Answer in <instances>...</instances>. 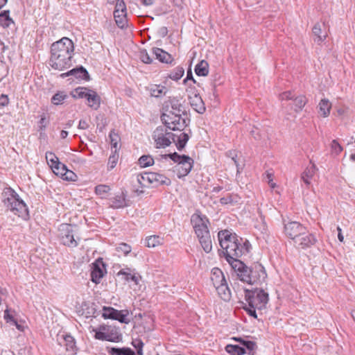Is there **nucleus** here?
Wrapping results in <instances>:
<instances>
[{"mask_svg": "<svg viewBox=\"0 0 355 355\" xmlns=\"http://www.w3.org/2000/svg\"><path fill=\"white\" fill-rule=\"evenodd\" d=\"M73 51V43L67 37L54 42L51 46L50 66L58 71L69 67Z\"/></svg>", "mask_w": 355, "mask_h": 355, "instance_id": "f257e3e1", "label": "nucleus"}, {"mask_svg": "<svg viewBox=\"0 0 355 355\" xmlns=\"http://www.w3.org/2000/svg\"><path fill=\"white\" fill-rule=\"evenodd\" d=\"M218 238L225 258L241 257L248 251L247 241H243L241 238L228 230L220 231Z\"/></svg>", "mask_w": 355, "mask_h": 355, "instance_id": "f03ea898", "label": "nucleus"}, {"mask_svg": "<svg viewBox=\"0 0 355 355\" xmlns=\"http://www.w3.org/2000/svg\"><path fill=\"white\" fill-rule=\"evenodd\" d=\"M167 107L170 106L171 110H166V113L162 115V121L167 128L173 131H182L187 125L186 119L182 117L184 115L185 109L182 100L178 98H171Z\"/></svg>", "mask_w": 355, "mask_h": 355, "instance_id": "7ed1b4c3", "label": "nucleus"}, {"mask_svg": "<svg viewBox=\"0 0 355 355\" xmlns=\"http://www.w3.org/2000/svg\"><path fill=\"white\" fill-rule=\"evenodd\" d=\"M153 138L156 147L158 148H166L173 142L175 144L178 150H182L186 146L189 137L187 133L182 131L173 133L167 132L164 127H157L153 132Z\"/></svg>", "mask_w": 355, "mask_h": 355, "instance_id": "20e7f679", "label": "nucleus"}, {"mask_svg": "<svg viewBox=\"0 0 355 355\" xmlns=\"http://www.w3.org/2000/svg\"><path fill=\"white\" fill-rule=\"evenodd\" d=\"M191 222L204 251L206 253L210 252L212 250V242L208 228V219L205 216L194 214L191 216Z\"/></svg>", "mask_w": 355, "mask_h": 355, "instance_id": "39448f33", "label": "nucleus"}, {"mask_svg": "<svg viewBox=\"0 0 355 355\" xmlns=\"http://www.w3.org/2000/svg\"><path fill=\"white\" fill-rule=\"evenodd\" d=\"M4 206L15 215L26 220L28 218V211L26 204L20 200L19 196L12 189H8L3 193Z\"/></svg>", "mask_w": 355, "mask_h": 355, "instance_id": "423d86ee", "label": "nucleus"}, {"mask_svg": "<svg viewBox=\"0 0 355 355\" xmlns=\"http://www.w3.org/2000/svg\"><path fill=\"white\" fill-rule=\"evenodd\" d=\"M49 333L51 336L57 340L60 345H64L66 350L75 354L76 352V345L75 339L67 332L62 331L60 324H56L50 327Z\"/></svg>", "mask_w": 355, "mask_h": 355, "instance_id": "0eeeda50", "label": "nucleus"}, {"mask_svg": "<svg viewBox=\"0 0 355 355\" xmlns=\"http://www.w3.org/2000/svg\"><path fill=\"white\" fill-rule=\"evenodd\" d=\"M169 157L176 165L174 166V172L176 173L179 178L187 176L191 171L193 160L189 156L180 155L177 153L165 155L164 157Z\"/></svg>", "mask_w": 355, "mask_h": 355, "instance_id": "6e6552de", "label": "nucleus"}, {"mask_svg": "<svg viewBox=\"0 0 355 355\" xmlns=\"http://www.w3.org/2000/svg\"><path fill=\"white\" fill-rule=\"evenodd\" d=\"M245 292V300L249 306L257 308L258 310L265 308L268 301V294L263 289H246Z\"/></svg>", "mask_w": 355, "mask_h": 355, "instance_id": "1a4fd4ad", "label": "nucleus"}, {"mask_svg": "<svg viewBox=\"0 0 355 355\" xmlns=\"http://www.w3.org/2000/svg\"><path fill=\"white\" fill-rule=\"evenodd\" d=\"M59 236L63 245L74 248L77 246V241L74 239L73 227L67 223L61 224L58 228Z\"/></svg>", "mask_w": 355, "mask_h": 355, "instance_id": "9d476101", "label": "nucleus"}, {"mask_svg": "<svg viewBox=\"0 0 355 355\" xmlns=\"http://www.w3.org/2000/svg\"><path fill=\"white\" fill-rule=\"evenodd\" d=\"M267 274L263 266L259 263H255L250 267V273L248 277V284H260L265 281Z\"/></svg>", "mask_w": 355, "mask_h": 355, "instance_id": "9b49d317", "label": "nucleus"}, {"mask_svg": "<svg viewBox=\"0 0 355 355\" xmlns=\"http://www.w3.org/2000/svg\"><path fill=\"white\" fill-rule=\"evenodd\" d=\"M46 162L49 165L51 171L57 176L63 175V172L66 170V166L61 163L58 157L53 153H46Z\"/></svg>", "mask_w": 355, "mask_h": 355, "instance_id": "f8f14e48", "label": "nucleus"}, {"mask_svg": "<svg viewBox=\"0 0 355 355\" xmlns=\"http://www.w3.org/2000/svg\"><path fill=\"white\" fill-rule=\"evenodd\" d=\"M306 230V227L296 221L288 222L284 225V232L286 235L295 241Z\"/></svg>", "mask_w": 355, "mask_h": 355, "instance_id": "ddd939ff", "label": "nucleus"}, {"mask_svg": "<svg viewBox=\"0 0 355 355\" xmlns=\"http://www.w3.org/2000/svg\"><path fill=\"white\" fill-rule=\"evenodd\" d=\"M106 273L105 265L101 259H97L92 263L91 271V280L98 284Z\"/></svg>", "mask_w": 355, "mask_h": 355, "instance_id": "4468645a", "label": "nucleus"}, {"mask_svg": "<svg viewBox=\"0 0 355 355\" xmlns=\"http://www.w3.org/2000/svg\"><path fill=\"white\" fill-rule=\"evenodd\" d=\"M315 241L316 239L315 236L312 234L309 233L306 230L299 237L296 238L294 243L298 248L304 249L311 247Z\"/></svg>", "mask_w": 355, "mask_h": 355, "instance_id": "2eb2a0df", "label": "nucleus"}, {"mask_svg": "<svg viewBox=\"0 0 355 355\" xmlns=\"http://www.w3.org/2000/svg\"><path fill=\"white\" fill-rule=\"evenodd\" d=\"M121 335L114 327L106 332H96L94 338L100 340H107L110 342H119L121 339Z\"/></svg>", "mask_w": 355, "mask_h": 355, "instance_id": "dca6fc26", "label": "nucleus"}, {"mask_svg": "<svg viewBox=\"0 0 355 355\" xmlns=\"http://www.w3.org/2000/svg\"><path fill=\"white\" fill-rule=\"evenodd\" d=\"M189 103L193 109L198 113L202 114L205 111L204 102L198 94L189 96Z\"/></svg>", "mask_w": 355, "mask_h": 355, "instance_id": "f3484780", "label": "nucleus"}, {"mask_svg": "<svg viewBox=\"0 0 355 355\" xmlns=\"http://www.w3.org/2000/svg\"><path fill=\"white\" fill-rule=\"evenodd\" d=\"M311 165L307 166L301 175L302 180L307 185L311 184V180L315 174L318 168L314 163L310 162Z\"/></svg>", "mask_w": 355, "mask_h": 355, "instance_id": "a211bd4d", "label": "nucleus"}, {"mask_svg": "<svg viewBox=\"0 0 355 355\" xmlns=\"http://www.w3.org/2000/svg\"><path fill=\"white\" fill-rule=\"evenodd\" d=\"M152 53L159 61L164 63H171L173 58L171 54L159 48H153Z\"/></svg>", "mask_w": 355, "mask_h": 355, "instance_id": "6ab92c4d", "label": "nucleus"}, {"mask_svg": "<svg viewBox=\"0 0 355 355\" xmlns=\"http://www.w3.org/2000/svg\"><path fill=\"white\" fill-rule=\"evenodd\" d=\"M69 76H73L77 79L80 80H87L89 78V74L87 71L83 67H80L79 68L73 69L72 70H70L67 73L61 74V76L62 78Z\"/></svg>", "mask_w": 355, "mask_h": 355, "instance_id": "aec40b11", "label": "nucleus"}, {"mask_svg": "<svg viewBox=\"0 0 355 355\" xmlns=\"http://www.w3.org/2000/svg\"><path fill=\"white\" fill-rule=\"evenodd\" d=\"M211 280L214 286L216 288L220 284H224L226 282L225 276L219 268H215L211 271Z\"/></svg>", "mask_w": 355, "mask_h": 355, "instance_id": "412c9836", "label": "nucleus"}, {"mask_svg": "<svg viewBox=\"0 0 355 355\" xmlns=\"http://www.w3.org/2000/svg\"><path fill=\"white\" fill-rule=\"evenodd\" d=\"M87 105L94 110H97L100 107L101 98L100 96L94 91H90L87 94Z\"/></svg>", "mask_w": 355, "mask_h": 355, "instance_id": "4be33fe9", "label": "nucleus"}, {"mask_svg": "<svg viewBox=\"0 0 355 355\" xmlns=\"http://www.w3.org/2000/svg\"><path fill=\"white\" fill-rule=\"evenodd\" d=\"M110 206L114 209L123 208L127 206L125 196L123 193L116 195L110 200Z\"/></svg>", "mask_w": 355, "mask_h": 355, "instance_id": "5701e85b", "label": "nucleus"}, {"mask_svg": "<svg viewBox=\"0 0 355 355\" xmlns=\"http://www.w3.org/2000/svg\"><path fill=\"white\" fill-rule=\"evenodd\" d=\"M217 291L218 295L220 297L222 300L224 301H229L231 298V292L227 284V282L224 283V284H220L215 288Z\"/></svg>", "mask_w": 355, "mask_h": 355, "instance_id": "b1692460", "label": "nucleus"}, {"mask_svg": "<svg viewBox=\"0 0 355 355\" xmlns=\"http://www.w3.org/2000/svg\"><path fill=\"white\" fill-rule=\"evenodd\" d=\"M318 107L320 114L322 116L327 117L329 115L331 109V103L328 99H322L319 103Z\"/></svg>", "mask_w": 355, "mask_h": 355, "instance_id": "393cba45", "label": "nucleus"}, {"mask_svg": "<svg viewBox=\"0 0 355 355\" xmlns=\"http://www.w3.org/2000/svg\"><path fill=\"white\" fill-rule=\"evenodd\" d=\"M313 33L315 36L314 41L317 43L322 42L327 36V33L322 31L321 25L318 23L314 25L313 28Z\"/></svg>", "mask_w": 355, "mask_h": 355, "instance_id": "a878e982", "label": "nucleus"}, {"mask_svg": "<svg viewBox=\"0 0 355 355\" xmlns=\"http://www.w3.org/2000/svg\"><path fill=\"white\" fill-rule=\"evenodd\" d=\"M107 351L110 355H135L134 351L128 347H107Z\"/></svg>", "mask_w": 355, "mask_h": 355, "instance_id": "bb28decb", "label": "nucleus"}, {"mask_svg": "<svg viewBox=\"0 0 355 355\" xmlns=\"http://www.w3.org/2000/svg\"><path fill=\"white\" fill-rule=\"evenodd\" d=\"M153 175V180L152 183L154 186H158V185H169L171 183V181L169 178H166L162 174L157 173H152Z\"/></svg>", "mask_w": 355, "mask_h": 355, "instance_id": "cd10ccee", "label": "nucleus"}, {"mask_svg": "<svg viewBox=\"0 0 355 355\" xmlns=\"http://www.w3.org/2000/svg\"><path fill=\"white\" fill-rule=\"evenodd\" d=\"M198 76H206L209 73V64L205 60H201L195 67Z\"/></svg>", "mask_w": 355, "mask_h": 355, "instance_id": "c85d7f7f", "label": "nucleus"}, {"mask_svg": "<svg viewBox=\"0 0 355 355\" xmlns=\"http://www.w3.org/2000/svg\"><path fill=\"white\" fill-rule=\"evenodd\" d=\"M293 101H294V110L296 112L302 111L307 102L306 98L303 95L295 96Z\"/></svg>", "mask_w": 355, "mask_h": 355, "instance_id": "c756f323", "label": "nucleus"}, {"mask_svg": "<svg viewBox=\"0 0 355 355\" xmlns=\"http://www.w3.org/2000/svg\"><path fill=\"white\" fill-rule=\"evenodd\" d=\"M239 257L225 258L236 274L241 269H243L244 266H245L242 261H241L239 259Z\"/></svg>", "mask_w": 355, "mask_h": 355, "instance_id": "7c9ffc66", "label": "nucleus"}, {"mask_svg": "<svg viewBox=\"0 0 355 355\" xmlns=\"http://www.w3.org/2000/svg\"><path fill=\"white\" fill-rule=\"evenodd\" d=\"M163 239L159 236L153 235L146 239V245L148 248H155L162 244Z\"/></svg>", "mask_w": 355, "mask_h": 355, "instance_id": "2f4dec72", "label": "nucleus"}, {"mask_svg": "<svg viewBox=\"0 0 355 355\" xmlns=\"http://www.w3.org/2000/svg\"><path fill=\"white\" fill-rule=\"evenodd\" d=\"M150 94L155 97H159L165 95L167 92V88L163 85H154L150 87Z\"/></svg>", "mask_w": 355, "mask_h": 355, "instance_id": "473e14b6", "label": "nucleus"}, {"mask_svg": "<svg viewBox=\"0 0 355 355\" xmlns=\"http://www.w3.org/2000/svg\"><path fill=\"white\" fill-rule=\"evenodd\" d=\"M152 173H146L144 174L138 175L137 181L142 187H148V184H151L153 180Z\"/></svg>", "mask_w": 355, "mask_h": 355, "instance_id": "72a5a7b5", "label": "nucleus"}, {"mask_svg": "<svg viewBox=\"0 0 355 355\" xmlns=\"http://www.w3.org/2000/svg\"><path fill=\"white\" fill-rule=\"evenodd\" d=\"M114 17L116 21V24L119 28H124L127 26V17L126 12H119V13H114Z\"/></svg>", "mask_w": 355, "mask_h": 355, "instance_id": "f704fd0d", "label": "nucleus"}, {"mask_svg": "<svg viewBox=\"0 0 355 355\" xmlns=\"http://www.w3.org/2000/svg\"><path fill=\"white\" fill-rule=\"evenodd\" d=\"M226 352L232 355H243L245 353L244 348L234 345H227L225 347Z\"/></svg>", "mask_w": 355, "mask_h": 355, "instance_id": "c9c22d12", "label": "nucleus"}, {"mask_svg": "<svg viewBox=\"0 0 355 355\" xmlns=\"http://www.w3.org/2000/svg\"><path fill=\"white\" fill-rule=\"evenodd\" d=\"M128 315L129 311L127 309L117 310V313H116V317L114 320H118L121 323L128 324L130 322V320L128 318Z\"/></svg>", "mask_w": 355, "mask_h": 355, "instance_id": "e433bc0d", "label": "nucleus"}, {"mask_svg": "<svg viewBox=\"0 0 355 355\" xmlns=\"http://www.w3.org/2000/svg\"><path fill=\"white\" fill-rule=\"evenodd\" d=\"M3 318L6 322L10 325L12 324V323H16V321L18 320V317L15 311L10 309H6L4 311Z\"/></svg>", "mask_w": 355, "mask_h": 355, "instance_id": "4c0bfd02", "label": "nucleus"}, {"mask_svg": "<svg viewBox=\"0 0 355 355\" xmlns=\"http://www.w3.org/2000/svg\"><path fill=\"white\" fill-rule=\"evenodd\" d=\"M13 23L12 19L9 17V10H5L0 13V25L3 27H8Z\"/></svg>", "mask_w": 355, "mask_h": 355, "instance_id": "58836bf2", "label": "nucleus"}, {"mask_svg": "<svg viewBox=\"0 0 355 355\" xmlns=\"http://www.w3.org/2000/svg\"><path fill=\"white\" fill-rule=\"evenodd\" d=\"M117 313V310L110 306H103L102 316L105 319H112L114 320Z\"/></svg>", "mask_w": 355, "mask_h": 355, "instance_id": "ea45409f", "label": "nucleus"}, {"mask_svg": "<svg viewBox=\"0 0 355 355\" xmlns=\"http://www.w3.org/2000/svg\"><path fill=\"white\" fill-rule=\"evenodd\" d=\"M67 98V95L64 92H58L51 98V103L55 105L62 103V102Z\"/></svg>", "mask_w": 355, "mask_h": 355, "instance_id": "a19ab883", "label": "nucleus"}, {"mask_svg": "<svg viewBox=\"0 0 355 355\" xmlns=\"http://www.w3.org/2000/svg\"><path fill=\"white\" fill-rule=\"evenodd\" d=\"M110 191V187L105 184H99L95 187L96 193L101 196L102 198H105Z\"/></svg>", "mask_w": 355, "mask_h": 355, "instance_id": "79ce46f5", "label": "nucleus"}, {"mask_svg": "<svg viewBox=\"0 0 355 355\" xmlns=\"http://www.w3.org/2000/svg\"><path fill=\"white\" fill-rule=\"evenodd\" d=\"M118 275L124 276V279L129 282L130 280L134 282L136 284L139 283V277L135 275V274H131L128 272L125 271L124 270H121L118 272Z\"/></svg>", "mask_w": 355, "mask_h": 355, "instance_id": "37998d69", "label": "nucleus"}, {"mask_svg": "<svg viewBox=\"0 0 355 355\" xmlns=\"http://www.w3.org/2000/svg\"><path fill=\"white\" fill-rule=\"evenodd\" d=\"M249 273H250V267L244 266L243 269L239 270L236 275L241 281L248 283Z\"/></svg>", "mask_w": 355, "mask_h": 355, "instance_id": "c03bdc74", "label": "nucleus"}, {"mask_svg": "<svg viewBox=\"0 0 355 355\" xmlns=\"http://www.w3.org/2000/svg\"><path fill=\"white\" fill-rule=\"evenodd\" d=\"M89 89L85 87H78L73 92V96L74 98H85L87 99V94L90 93Z\"/></svg>", "mask_w": 355, "mask_h": 355, "instance_id": "a18cd8bd", "label": "nucleus"}, {"mask_svg": "<svg viewBox=\"0 0 355 355\" xmlns=\"http://www.w3.org/2000/svg\"><path fill=\"white\" fill-rule=\"evenodd\" d=\"M139 163L141 167H148L154 164V159L150 155H143L139 159Z\"/></svg>", "mask_w": 355, "mask_h": 355, "instance_id": "49530a36", "label": "nucleus"}, {"mask_svg": "<svg viewBox=\"0 0 355 355\" xmlns=\"http://www.w3.org/2000/svg\"><path fill=\"white\" fill-rule=\"evenodd\" d=\"M184 70L182 67L175 68L170 74L169 78L174 80H180L184 75Z\"/></svg>", "mask_w": 355, "mask_h": 355, "instance_id": "de8ad7c7", "label": "nucleus"}, {"mask_svg": "<svg viewBox=\"0 0 355 355\" xmlns=\"http://www.w3.org/2000/svg\"><path fill=\"white\" fill-rule=\"evenodd\" d=\"M109 137L110 139L111 146L114 148L115 153H116L118 141H119V136L116 132L112 130L110 132Z\"/></svg>", "mask_w": 355, "mask_h": 355, "instance_id": "09e8293b", "label": "nucleus"}, {"mask_svg": "<svg viewBox=\"0 0 355 355\" xmlns=\"http://www.w3.org/2000/svg\"><path fill=\"white\" fill-rule=\"evenodd\" d=\"M139 58L144 63L151 64L153 62V59L145 49L139 51Z\"/></svg>", "mask_w": 355, "mask_h": 355, "instance_id": "8fccbe9b", "label": "nucleus"}, {"mask_svg": "<svg viewBox=\"0 0 355 355\" xmlns=\"http://www.w3.org/2000/svg\"><path fill=\"white\" fill-rule=\"evenodd\" d=\"M118 159H119V155L114 151V153L112 155H111L108 159V162H107L108 169H110V170L113 169L116 166L117 162H118Z\"/></svg>", "mask_w": 355, "mask_h": 355, "instance_id": "3c124183", "label": "nucleus"}, {"mask_svg": "<svg viewBox=\"0 0 355 355\" xmlns=\"http://www.w3.org/2000/svg\"><path fill=\"white\" fill-rule=\"evenodd\" d=\"M116 251L119 252H121L123 255H127L131 251V247L124 243H120L117 248Z\"/></svg>", "mask_w": 355, "mask_h": 355, "instance_id": "603ef678", "label": "nucleus"}, {"mask_svg": "<svg viewBox=\"0 0 355 355\" xmlns=\"http://www.w3.org/2000/svg\"><path fill=\"white\" fill-rule=\"evenodd\" d=\"M76 177V175L72 171L68 170L67 168L66 170L63 172V175L61 176L63 180L69 181H75Z\"/></svg>", "mask_w": 355, "mask_h": 355, "instance_id": "864d4df0", "label": "nucleus"}, {"mask_svg": "<svg viewBox=\"0 0 355 355\" xmlns=\"http://www.w3.org/2000/svg\"><path fill=\"white\" fill-rule=\"evenodd\" d=\"M331 151L336 155L340 154L343 150V147L338 144V142L336 140L332 141L331 144Z\"/></svg>", "mask_w": 355, "mask_h": 355, "instance_id": "5fc2aeb1", "label": "nucleus"}, {"mask_svg": "<svg viewBox=\"0 0 355 355\" xmlns=\"http://www.w3.org/2000/svg\"><path fill=\"white\" fill-rule=\"evenodd\" d=\"M126 12V7L125 3L121 0H117L115 10L114 13L125 12Z\"/></svg>", "mask_w": 355, "mask_h": 355, "instance_id": "6e6d98bb", "label": "nucleus"}, {"mask_svg": "<svg viewBox=\"0 0 355 355\" xmlns=\"http://www.w3.org/2000/svg\"><path fill=\"white\" fill-rule=\"evenodd\" d=\"M236 340H239L241 342L243 345H244L250 351H253L255 349L256 344L253 341L250 340H242L241 338L236 339Z\"/></svg>", "mask_w": 355, "mask_h": 355, "instance_id": "4d7b16f0", "label": "nucleus"}, {"mask_svg": "<svg viewBox=\"0 0 355 355\" xmlns=\"http://www.w3.org/2000/svg\"><path fill=\"white\" fill-rule=\"evenodd\" d=\"M295 96L293 94L292 92L288 91V92H285L282 93L279 95V98L282 101H284V100H286V101L287 100H293Z\"/></svg>", "mask_w": 355, "mask_h": 355, "instance_id": "13d9d810", "label": "nucleus"}, {"mask_svg": "<svg viewBox=\"0 0 355 355\" xmlns=\"http://www.w3.org/2000/svg\"><path fill=\"white\" fill-rule=\"evenodd\" d=\"M134 347L137 349L138 355H143L142 348L144 346V343L140 340H137L132 342Z\"/></svg>", "mask_w": 355, "mask_h": 355, "instance_id": "bf43d9fd", "label": "nucleus"}, {"mask_svg": "<svg viewBox=\"0 0 355 355\" xmlns=\"http://www.w3.org/2000/svg\"><path fill=\"white\" fill-rule=\"evenodd\" d=\"M228 156L230 157H231L232 161L234 162V164L236 165V166L237 168V172L239 173L240 172V167L239 166L237 160L236 159V152L235 151H230L228 153Z\"/></svg>", "mask_w": 355, "mask_h": 355, "instance_id": "052dcab7", "label": "nucleus"}, {"mask_svg": "<svg viewBox=\"0 0 355 355\" xmlns=\"http://www.w3.org/2000/svg\"><path fill=\"white\" fill-rule=\"evenodd\" d=\"M244 309L250 316H252L254 318H257L256 313V310L257 309V308H254L248 305V306H245Z\"/></svg>", "mask_w": 355, "mask_h": 355, "instance_id": "680f3d73", "label": "nucleus"}, {"mask_svg": "<svg viewBox=\"0 0 355 355\" xmlns=\"http://www.w3.org/2000/svg\"><path fill=\"white\" fill-rule=\"evenodd\" d=\"M12 325H15L16 328L20 331H24L26 327L24 322H23L21 320H19V319L16 321V323H12Z\"/></svg>", "mask_w": 355, "mask_h": 355, "instance_id": "e2e57ef3", "label": "nucleus"}, {"mask_svg": "<svg viewBox=\"0 0 355 355\" xmlns=\"http://www.w3.org/2000/svg\"><path fill=\"white\" fill-rule=\"evenodd\" d=\"M250 134L255 139H261L262 137H261V135L259 132V130L258 128H253L251 131H250Z\"/></svg>", "mask_w": 355, "mask_h": 355, "instance_id": "0e129e2a", "label": "nucleus"}, {"mask_svg": "<svg viewBox=\"0 0 355 355\" xmlns=\"http://www.w3.org/2000/svg\"><path fill=\"white\" fill-rule=\"evenodd\" d=\"M9 99L8 96L2 94L0 96V105L1 106H6L8 104Z\"/></svg>", "mask_w": 355, "mask_h": 355, "instance_id": "69168bd1", "label": "nucleus"}, {"mask_svg": "<svg viewBox=\"0 0 355 355\" xmlns=\"http://www.w3.org/2000/svg\"><path fill=\"white\" fill-rule=\"evenodd\" d=\"M112 327L106 326V325H101L99 327L98 329H93V331L96 332H106L109 331L110 329H112Z\"/></svg>", "mask_w": 355, "mask_h": 355, "instance_id": "338daca9", "label": "nucleus"}, {"mask_svg": "<svg viewBox=\"0 0 355 355\" xmlns=\"http://www.w3.org/2000/svg\"><path fill=\"white\" fill-rule=\"evenodd\" d=\"M89 128V124L85 120H80L78 123V128L81 130H86Z\"/></svg>", "mask_w": 355, "mask_h": 355, "instance_id": "774afa93", "label": "nucleus"}]
</instances>
